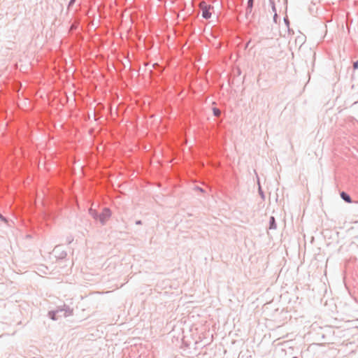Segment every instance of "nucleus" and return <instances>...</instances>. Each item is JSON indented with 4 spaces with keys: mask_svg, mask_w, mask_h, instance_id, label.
<instances>
[{
    "mask_svg": "<svg viewBox=\"0 0 358 358\" xmlns=\"http://www.w3.org/2000/svg\"><path fill=\"white\" fill-rule=\"evenodd\" d=\"M72 315L73 309L65 303L58 306L55 310H50L48 313V317L52 320H57L62 317H66Z\"/></svg>",
    "mask_w": 358,
    "mask_h": 358,
    "instance_id": "nucleus-1",
    "label": "nucleus"
},
{
    "mask_svg": "<svg viewBox=\"0 0 358 358\" xmlns=\"http://www.w3.org/2000/svg\"><path fill=\"white\" fill-rule=\"evenodd\" d=\"M199 7L202 11V17L206 20L210 18L212 15L210 10L213 8V6L207 4L205 1H202L199 3Z\"/></svg>",
    "mask_w": 358,
    "mask_h": 358,
    "instance_id": "nucleus-2",
    "label": "nucleus"
},
{
    "mask_svg": "<svg viewBox=\"0 0 358 358\" xmlns=\"http://www.w3.org/2000/svg\"><path fill=\"white\" fill-rule=\"evenodd\" d=\"M111 216V211L108 208H104L99 215V220L103 225Z\"/></svg>",
    "mask_w": 358,
    "mask_h": 358,
    "instance_id": "nucleus-3",
    "label": "nucleus"
},
{
    "mask_svg": "<svg viewBox=\"0 0 358 358\" xmlns=\"http://www.w3.org/2000/svg\"><path fill=\"white\" fill-rule=\"evenodd\" d=\"M53 253L57 259H64L66 258L67 253L65 250H62L60 245H57L53 250Z\"/></svg>",
    "mask_w": 358,
    "mask_h": 358,
    "instance_id": "nucleus-4",
    "label": "nucleus"
},
{
    "mask_svg": "<svg viewBox=\"0 0 358 358\" xmlns=\"http://www.w3.org/2000/svg\"><path fill=\"white\" fill-rule=\"evenodd\" d=\"M253 5H254V0H248L247 7H246V10H245V17L247 19L249 17L250 14L252 13Z\"/></svg>",
    "mask_w": 358,
    "mask_h": 358,
    "instance_id": "nucleus-5",
    "label": "nucleus"
},
{
    "mask_svg": "<svg viewBox=\"0 0 358 358\" xmlns=\"http://www.w3.org/2000/svg\"><path fill=\"white\" fill-rule=\"evenodd\" d=\"M340 196L341 199L345 201L346 203H352V200L350 197V196L345 192L342 191L340 192Z\"/></svg>",
    "mask_w": 358,
    "mask_h": 358,
    "instance_id": "nucleus-6",
    "label": "nucleus"
},
{
    "mask_svg": "<svg viewBox=\"0 0 358 358\" xmlns=\"http://www.w3.org/2000/svg\"><path fill=\"white\" fill-rule=\"evenodd\" d=\"M277 228V224L275 219L273 216H271L269 218V229H275Z\"/></svg>",
    "mask_w": 358,
    "mask_h": 358,
    "instance_id": "nucleus-7",
    "label": "nucleus"
},
{
    "mask_svg": "<svg viewBox=\"0 0 358 358\" xmlns=\"http://www.w3.org/2000/svg\"><path fill=\"white\" fill-rule=\"evenodd\" d=\"M89 214L95 220L99 219V213L94 209L90 208L89 209Z\"/></svg>",
    "mask_w": 358,
    "mask_h": 358,
    "instance_id": "nucleus-8",
    "label": "nucleus"
},
{
    "mask_svg": "<svg viewBox=\"0 0 358 358\" xmlns=\"http://www.w3.org/2000/svg\"><path fill=\"white\" fill-rule=\"evenodd\" d=\"M305 36H299L296 38V43H299L300 47L305 42Z\"/></svg>",
    "mask_w": 358,
    "mask_h": 358,
    "instance_id": "nucleus-9",
    "label": "nucleus"
},
{
    "mask_svg": "<svg viewBox=\"0 0 358 358\" xmlns=\"http://www.w3.org/2000/svg\"><path fill=\"white\" fill-rule=\"evenodd\" d=\"M213 114L215 117H219L221 115V110L216 107L213 108Z\"/></svg>",
    "mask_w": 358,
    "mask_h": 358,
    "instance_id": "nucleus-10",
    "label": "nucleus"
},
{
    "mask_svg": "<svg viewBox=\"0 0 358 358\" xmlns=\"http://www.w3.org/2000/svg\"><path fill=\"white\" fill-rule=\"evenodd\" d=\"M284 22H285V24H286L287 29H288V31L289 33H291V31L292 33H294L293 30H291L290 28H289V20L287 17H285L284 18Z\"/></svg>",
    "mask_w": 358,
    "mask_h": 358,
    "instance_id": "nucleus-11",
    "label": "nucleus"
},
{
    "mask_svg": "<svg viewBox=\"0 0 358 358\" xmlns=\"http://www.w3.org/2000/svg\"><path fill=\"white\" fill-rule=\"evenodd\" d=\"M258 185H259V189H258V191H259V195L261 196V197H262L263 199H264V192H263V190H262V187H261V185H260V184H259V182H258Z\"/></svg>",
    "mask_w": 358,
    "mask_h": 358,
    "instance_id": "nucleus-12",
    "label": "nucleus"
},
{
    "mask_svg": "<svg viewBox=\"0 0 358 358\" xmlns=\"http://www.w3.org/2000/svg\"><path fill=\"white\" fill-rule=\"evenodd\" d=\"M269 3L271 6V8H272V10L275 13L276 12V9H275V3H274V0H269Z\"/></svg>",
    "mask_w": 358,
    "mask_h": 358,
    "instance_id": "nucleus-13",
    "label": "nucleus"
},
{
    "mask_svg": "<svg viewBox=\"0 0 358 358\" xmlns=\"http://www.w3.org/2000/svg\"><path fill=\"white\" fill-rule=\"evenodd\" d=\"M76 0H70L68 3V9H69L71 7L73 6Z\"/></svg>",
    "mask_w": 358,
    "mask_h": 358,
    "instance_id": "nucleus-14",
    "label": "nucleus"
},
{
    "mask_svg": "<svg viewBox=\"0 0 358 358\" xmlns=\"http://www.w3.org/2000/svg\"><path fill=\"white\" fill-rule=\"evenodd\" d=\"M0 220L3 222H4L5 223H8V220L4 216H3L1 213H0Z\"/></svg>",
    "mask_w": 358,
    "mask_h": 358,
    "instance_id": "nucleus-15",
    "label": "nucleus"
},
{
    "mask_svg": "<svg viewBox=\"0 0 358 358\" xmlns=\"http://www.w3.org/2000/svg\"><path fill=\"white\" fill-rule=\"evenodd\" d=\"M353 69H354V70L358 69V60L355 61L353 63Z\"/></svg>",
    "mask_w": 358,
    "mask_h": 358,
    "instance_id": "nucleus-16",
    "label": "nucleus"
},
{
    "mask_svg": "<svg viewBox=\"0 0 358 358\" xmlns=\"http://www.w3.org/2000/svg\"><path fill=\"white\" fill-rule=\"evenodd\" d=\"M73 241V238L71 236L67 238V243L69 244H70Z\"/></svg>",
    "mask_w": 358,
    "mask_h": 358,
    "instance_id": "nucleus-17",
    "label": "nucleus"
},
{
    "mask_svg": "<svg viewBox=\"0 0 358 358\" xmlns=\"http://www.w3.org/2000/svg\"><path fill=\"white\" fill-rule=\"evenodd\" d=\"M278 17L277 12L275 13L273 16V20L276 22V19Z\"/></svg>",
    "mask_w": 358,
    "mask_h": 358,
    "instance_id": "nucleus-18",
    "label": "nucleus"
},
{
    "mask_svg": "<svg viewBox=\"0 0 358 358\" xmlns=\"http://www.w3.org/2000/svg\"><path fill=\"white\" fill-rule=\"evenodd\" d=\"M136 224H137V225L142 224V221L141 220H136Z\"/></svg>",
    "mask_w": 358,
    "mask_h": 358,
    "instance_id": "nucleus-19",
    "label": "nucleus"
},
{
    "mask_svg": "<svg viewBox=\"0 0 358 358\" xmlns=\"http://www.w3.org/2000/svg\"><path fill=\"white\" fill-rule=\"evenodd\" d=\"M71 27V29H76L77 25L76 24H72Z\"/></svg>",
    "mask_w": 358,
    "mask_h": 358,
    "instance_id": "nucleus-20",
    "label": "nucleus"
},
{
    "mask_svg": "<svg viewBox=\"0 0 358 358\" xmlns=\"http://www.w3.org/2000/svg\"><path fill=\"white\" fill-rule=\"evenodd\" d=\"M292 358H298V357H292Z\"/></svg>",
    "mask_w": 358,
    "mask_h": 358,
    "instance_id": "nucleus-21",
    "label": "nucleus"
}]
</instances>
